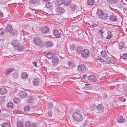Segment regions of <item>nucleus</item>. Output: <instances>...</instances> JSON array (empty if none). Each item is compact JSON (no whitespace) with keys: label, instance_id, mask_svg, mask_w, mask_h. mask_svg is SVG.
<instances>
[{"label":"nucleus","instance_id":"f257e3e1","mask_svg":"<svg viewBox=\"0 0 127 127\" xmlns=\"http://www.w3.org/2000/svg\"><path fill=\"white\" fill-rule=\"evenodd\" d=\"M72 117L74 121L78 122H80L83 119L82 115L80 113L77 112L74 113Z\"/></svg>","mask_w":127,"mask_h":127},{"label":"nucleus","instance_id":"f03ea898","mask_svg":"<svg viewBox=\"0 0 127 127\" xmlns=\"http://www.w3.org/2000/svg\"><path fill=\"white\" fill-rule=\"evenodd\" d=\"M34 43L36 46H39L40 47H43L45 45L44 43L39 37H35L33 39Z\"/></svg>","mask_w":127,"mask_h":127},{"label":"nucleus","instance_id":"7ed1b4c3","mask_svg":"<svg viewBox=\"0 0 127 127\" xmlns=\"http://www.w3.org/2000/svg\"><path fill=\"white\" fill-rule=\"evenodd\" d=\"M65 9L62 7H57L56 9V12L57 14L59 15H61L64 13Z\"/></svg>","mask_w":127,"mask_h":127},{"label":"nucleus","instance_id":"20e7f679","mask_svg":"<svg viewBox=\"0 0 127 127\" xmlns=\"http://www.w3.org/2000/svg\"><path fill=\"white\" fill-rule=\"evenodd\" d=\"M89 52L88 50L87 49L83 50L82 51L81 55L82 57L85 59L89 57Z\"/></svg>","mask_w":127,"mask_h":127},{"label":"nucleus","instance_id":"39448f33","mask_svg":"<svg viewBox=\"0 0 127 127\" xmlns=\"http://www.w3.org/2000/svg\"><path fill=\"white\" fill-rule=\"evenodd\" d=\"M78 68L79 71L81 73H85L86 70V67L84 64L79 65Z\"/></svg>","mask_w":127,"mask_h":127},{"label":"nucleus","instance_id":"423d86ee","mask_svg":"<svg viewBox=\"0 0 127 127\" xmlns=\"http://www.w3.org/2000/svg\"><path fill=\"white\" fill-rule=\"evenodd\" d=\"M42 33L46 34L49 32V28L47 27H44L41 28L40 29Z\"/></svg>","mask_w":127,"mask_h":127},{"label":"nucleus","instance_id":"0eeeda50","mask_svg":"<svg viewBox=\"0 0 127 127\" xmlns=\"http://www.w3.org/2000/svg\"><path fill=\"white\" fill-rule=\"evenodd\" d=\"M18 96L19 98H26L27 96V94L26 92L22 91L19 94Z\"/></svg>","mask_w":127,"mask_h":127},{"label":"nucleus","instance_id":"6e6552de","mask_svg":"<svg viewBox=\"0 0 127 127\" xmlns=\"http://www.w3.org/2000/svg\"><path fill=\"white\" fill-rule=\"evenodd\" d=\"M105 62L108 64H114V60L112 57H107L105 59Z\"/></svg>","mask_w":127,"mask_h":127},{"label":"nucleus","instance_id":"1a4fd4ad","mask_svg":"<svg viewBox=\"0 0 127 127\" xmlns=\"http://www.w3.org/2000/svg\"><path fill=\"white\" fill-rule=\"evenodd\" d=\"M32 83L33 86H38L40 84L39 79L38 78L36 77L33 79Z\"/></svg>","mask_w":127,"mask_h":127},{"label":"nucleus","instance_id":"9d476101","mask_svg":"<svg viewBox=\"0 0 127 127\" xmlns=\"http://www.w3.org/2000/svg\"><path fill=\"white\" fill-rule=\"evenodd\" d=\"M87 78L88 80L91 82H95L97 80V79L95 77L92 75L88 76Z\"/></svg>","mask_w":127,"mask_h":127},{"label":"nucleus","instance_id":"9b49d317","mask_svg":"<svg viewBox=\"0 0 127 127\" xmlns=\"http://www.w3.org/2000/svg\"><path fill=\"white\" fill-rule=\"evenodd\" d=\"M96 108L98 112L101 113L104 110V107L102 104H99L97 106Z\"/></svg>","mask_w":127,"mask_h":127},{"label":"nucleus","instance_id":"f8f14e48","mask_svg":"<svg viewBox=\"0 0 127 127\" xmlns=\"http://www.w3.org/2000/svg\"><path fill=\"white\" fill-rule=\"evenodd\" d=\"M53 33L56 38H59L61 35V33L58 32V31L56 30L53 31Z\"/></svg>","mask_w":127,"mask_h":127},{"label":"nucleus","instance_id":"ddd939ff","mask_svg":"<svg viewBox=\"0 0 127 127\" xmlns=\"http://www.w3.org/2000/svg\"><path fill=\"white\" fill-rule=\"evenodd\" d=\"M104 12L102 10L100 9H97L96 12V15L99 18L101 16Z\"/></svg>","mask_w":127,"mask_h":127},{"label":"nucleus","instance_id":"4468645a","mask_svg":"<svg viewBox=\"0 0 127 127\" xmlns=\"http://www.w3.org/2000/svg\"><path fill=\"white\" fill-rule=\"evenodd\" d=\"M59 61L58 58L55 57L52 59L53 65L54 66L56 65L58 63Z\"/></svg>","mask_w":127,"mask_h":127},{"label":"nucleus","instance_id":"2eb2a0df","mask_svg":"<svg viewBox=\"0 0 127 127\" xmlns=\"http://www.w3.org/2000/svg\"><path fill=\"white\" fill-rule=\"evenodd\" d=\"M53 45V44L51 41H48L45 43V46L47 47H52Z\"/></svg>","mask_w":127,"mask_h":127},{"label":"nucleus","instance_id":"dca6fc26","mask_svg":"<svg viewBox=\"0 0 127 127\" xmlns=\"http://www.w3.org/2000/svg\"><path fill=\"white\" fill-rule=\"evenodd\" d=\"M12 30V27L11 25L8 24L6 28V32H8L10 33Z\"/></svg>","mask_w":127,"mask_h":127},{"label":"nucleus","instance_id":"f3484780","mask_svg":"<svg viewBox=\"0 0 127 127\" xmlns=\"http://www.w3.org/2000/svg\"><path fill=\"white\" fill-rule=\"evenodd\" d=\"M71 2V0H63V4L65 6H67Z\"/></svg>","mask_w":127,"mask_h":127},{"label":"nucleus","instance_id":"a211bd4d","mask_svg":"<svg viewBox=\"0 0 127 127\" xmlns=\"http://www.w3.org/2000/svg\"><path fill=\"white\" fill-rule=\"evenodd\" d=\"M110 21L113 22H116L117 20V18L114 15H111L109 17Z\"/></svg>","mask_w":127,"mask_h":127},{"label":"nucleus","instance_id":"6ab92c4d","mask_svg":"<svg viewBox=\"0 0 127 127\" xmlns=\"http://www.w3.org/2000/svg\"><path fill=\"white\" fill-rule=\"evenodd\" d=\"M108 17V15L106 13H104L99 18L103 20H104L107 19Z\"/></svg>","mask_w":127,"mask_h":127},{"label":"nucleus","instance_id":"aec40b11","mask_svg":"<svg viewBox=\"0 0 127 127\" xmlns=\"http://www.w3.org/2000/svg\"><path fill=\"white\" fill-rule=\"evenodd\" d=\"M11 44L14 47H16L19 46V43L18 40H15L13 41Z\"/></svg>","mask_w":127,"mask_h":127},{"label":"nucleus","instance_id":"412c9836","mask_svg":"<svg viewBox=\"0 0 127 127\" xmlns=\"http://www.w3.org/2000/svg\"><path fill=\"white\" fill-rule=\"evenodd\" d=\"M125 121L123 119V117L121 116H119L117 118V122L118 123H122Z\"/></svg>","mask_w":127,"mask_h":127},{"label":"nucleus","instance_id":"4be33fe9","mask_svg":"<svg viewBox=\"0 0 127 127\" xmlns=\"http://www.w3.org/2000/svg\"><path fill=\"white\" fill-rule=\"evenodd\" d=\"M13 68H9L6 70L5 72L6 75H8L13 71Z\"/></svg>","mask_w":127,"mask_h":127},{"label":"nucleus","instance_id":"5701e85b","mask_svg":"<svg viewBox=\"0 0 127 127\" xmlns=\"http://www.w3.org/2000/svg\"><path fill=\"white\" fill-rule=\"evenodd\" d=\"M6 89L5 88H2L0 89V93L2 95H4L7 92Z\"/></svg>","mask_w":127,"mask_h":127},{"label":"nucleus","instance_id":"b1692460","mask_svg":"<svg viewBox=\"0 0 127 127\" xmlns=\"http://www.w3.org/2000/svg\"><path fill=\"white\" fill-rule=\"evenodd\" d=\"M68 63V66L70 67L73 68L75 67V64L72 61H69Z\"/></svg>","mask_w":127,"mask_h":127},{"label":"nucleus","instance_id":"393cba45","mask_svg":"<svg viewBox=\"0 0 127 127\" xmlns=\"http://www.w3.org/2000/svg\"><path fill=\"white\" fill-rule=\"evenodd\" d=\"M18 32V31L17 29H12L10 33L12 36H15L17 34Z\"/></svg>","mask_w":127,"mask_h":127},{"label":"nucleus","instance_id":"a878e982","mask_svg":"<svg viewBox=\"0 0 127 127\" xmlns=\"http://www.w3.org/2000/svg\"><path fill=\"white\" fill-rule=\"evenodd\" d=\"M22 78L23 79H26L28 78V74L26 72H23L22 73Z\"/></svg>","mask_w":127,"mask_h":127},{"label":"nucleus","instance_id":"bb28decb","mask_svg":"<svg viewBox=\"0 0 127 127\" xmlns=\"http://www.w3.org/2000/svg\"><path fill=\"white\" fill-rule=\"evenodd\" d=\"M83 48L81 46H79L77 47V53L78 54H80L82 53V51L83 50Z\"/></svg>","mask_w":127,"mask_h":127},{"label":"nucleus","instance_id":"cd10ccee","mask_svg":"<svg viewBox=\"0 0 127 127\" xmlns=\"http://www.w3.org/2000/svg\"><path fill=\"white\" fill-rule=\"evenodd\" d=\"M63 4V0H57L56 2V5L58 6H61Z\"/></svg>","mask_w":127,"mask_h":127},{"label":"nucleus","instance_id":"c85d7f7f","mask_svg":"<svg viewBox=\"0 0 127 127\" xmlns=\"http://www.w3.org/2000/svg\"><path fill=\"white\" fill-rule=\"evenodd\" d=\"M46 2V3L45 6V7L48 8H51L52 6V5L51 3L49 1Z\"/></svg>","mask_w":127,"mask_h":127},{"label":"nucleus","instance_id":"c756f323","mask_svg":"<svg viewBox=\"0 0 127 127\" xmlns=\"http://www.w3.org/2000/svg\"><path fill=\"white\" fill-rule=\"evenodd\" d=\"M94 2V0H87V4L89 5H93Z\"/></svg>","mask_w":127,"mask_h":127},{"label":"nucleus","instance_id":"7c9ffc66","mask_svg":"<svg viewBox=\"0 0 127 127\" xmlns=\"http://www.w3.org/2000/svg\"><path fill=\"white\" fill-rule=\"evenodd\" d=\"M33 97L32 96H29L28 99V103H31L33 102Z\"/></svg>","mask_w":127,"mask_h":127},{"label":"nucleus","instance_id":"2f4dec72","mask_svg":"<svg viewBox=\"0 0 127 127\" xmlns=\"http://www.w3.org/2000/svg\"><path fill=\"white\" fill-rule=\"evenodd\" d=\"M85 86L84 87V89L86 90L91 89L92 86L91 85L88 84H86Z\"/></svg>","mask_w":127,"mask_h":127},{"label":"nucleus","instance_id":"473e14b6","mask_svg":"<svg viewBox=\"0 0 127 127\" xmlns=\"http://www.w3.org/2000/svg\"><path fill=\"white\" fill-rule=\"evenodd\" d=\"M69 7L71 10L73 11L75 10L76 6L74 4H72L70 5Z\"/></svg>","mask_w":127,"mask_h":127},{"label":"nucleus","instance_id":"72a5a7b5","mask_svg":"<svg viewBox=\"0 0 127 127\" xmlns=\"http://www.w3.org/2000/svg\"><path fill=\"white\" fill-rule=\"evenodd\" d=\"M17 127H24L23 123L21 121H19L17 123Z\"/></svg>","mask_w":127,"mask_h":127},{"label":"nucleus","instance_id":"f704fd0d","mask_svg":"<svg viewBox=\"0 0 127 127\" xmlns=\"http://www.w3.org/2000/svg\"><path fill=\"white\" fill-rule=\"evenodd\" d=\"M124 6V3L123 2H120L117 5V6L119 8H123Z\"/></svg>","mask_w":127,"mask_h":127},{"label":"nucleus","instance_id":"c9c22d12","mask_svg":"<svg viewBox=\"0 0 127 127\" xmlns=\"http://www.w3.org/2000/svg\"><path fill=\"white\" fill-rule=\"evenodd\" d=\"M101 56L103 57H105L106 56L107 53L106 51H102L100 52Z\"/></svg>","mask_w":127,"mask_h":127},{"label":"nucleus","instance_id":"e433bc0d","mask_svg":"<svg viewBox=\"0 0 127 127\" xmlns=\"http://www.w3.org/2000/svg\"><path fill=\"white\" fill-rule=\"evenodd\" d=\"M2 127H10V125L8 123H3L1 126Z\"/></svg>","mask_w":127,"mask_h":127},{"label":"nucleus","instance_id":"4c0bfd02","mask_svg":"<svg viewBox=\"0 0 127 127\" xmlns=\"http://www.w3.org/2000/svg\"><path fill=\"white\" fill-rule=\"evenodd\" d=\"M112 36V34L110 31H109L108 32V36L106 38L108 39H109Z\"/></svg>","mask_w":127,"mask_h":127},{"label":"nucleus","instance_id":"58836bf2","mask_svg":"<svg viewBox=\"0 0 127 127\" xmlns=\"http://www.w3.org/2000/svg\"><path fill=\"white\" fill-rule=\"evenodd\" d=\"M12 76L14 79H16L18 77V73L16 72H14L12 74Z\"/></svg>","mask_w":127,"mask_h":127},{"label":"nucleus","instance_id":"ea45409f","mask_svg":"<svg viewBox=\"0 0 127 127\" xmlns=\"http://www.w3.org/2000/svg\"><path fill=\"white\" fill-rule=\"evenodd\" d=\"M24 46H20L18 47L17 50L19 51H22L24 49Z\"/></svg>","mask_w":127,"mask_h":127},{"label":"nucleus","instance_id":"a19ab883","mask_svg":"<svg viewBox=\"0 0 127 127\" xmlns=\"http://www.w3.org/2000/svg\"><path fill=\"white\" fill-rule=\"evenodd\" d=\"M5 30L3 28L0 29V36H2L5 33Z\"/></svg>","mask_w":127,"mask_h":127},{"label":"nucleus","instance_id":"79ce46f5","mask_svg":"<svg viewBox=\"0 0 127 127\" xmlns=\"http://www.w3.org/2000/svg\"><path fill=\"white\" fill-rule=\"evenodd\" d=\"M53 55V53H47V57L48 58L50 59L52 58Z\"/></svg>","mask_w":127,"mask_h":127},{"label":"nucleus","instance_id":"37998d69","mask_svg":"<svg viewBox=\"0 0 127 127\" xmlns=\"http://www.w3.org/2000/svg\"><path fill=\"white\" fill-rule=\"evenodd\" d=\"M30 109V106L29 105H26L25 106L24 108V110L25 111H29Z\"/></svg>","mask_w":127,"mask_h":127},{"label":"nucleus","instance_id":"c03bdc74","mask_svg":"<svg viewBox=\"0 0 127 127\" xmlns=\"http://www.w3.org/2000/svg\"><path fill=\"white\" fill-rule=\"evenodd\" d=\"M53 106V104L52 103L49 102L48 103V107L49 109H51Z\"/></svg>","mask_w":127,"mask_h":127},{"label":"nucleus","instance_id":"a18cd8bd","mask_svg":"<svg viewBox=\"0 0 127 127\" xmlns=\"http://www.w3.org/2000/svg\"><path fill=\"white\" fill-rule=\"evenodd\" d=\"M31 125L29 122H26L25 124V127H31Z\"/></svg>","mask_w":127,"mask_h":127},{"label":"nucleus","instance_id":"49530a36","mask_svg":"<svg viewBox=\"0 0 127 127\" xmlns=\"http://www.w3.org/2000/svg\"><path fill=\"white\" fill-rule=\"evenodd\" d=\"M6 106L8 108H12L13 106V104L12 102H9L7 104Z\"/></svg>","mask_w":127,"mask_h":127},{"label":"nucleus","instance_id":"de8ad7c7","mask_svg":"<svg viewBox=\"0 0 127 127\" xmlns=\"http://www.w3.org/2000/svg\"><path fill=\"white\" fill-rule=\"evenodd\" d=\"M118 46L119 49H121L124 47V44L123 42H120Z\"/></svg>","mask_w":127,"mask_h":127},{"label":"nucleus","instance_id":"09e8293b","mask_svg":"<svg viewBox=\"0 0 127 127\" xmlns=\"http://www.w3.org/2000/svg\"><path fill=\"white\" fill-rule=\"evenodd\" d=\"M13 100L14 102L18 104L20 102V101L19 99L17 98H13Z\"/></svg>","mask_w":127,"mask_h":127},{"label":"nucleus","instance_id":"8fccbe9b","mask_svg":"<svg viewBox=\"0 0 127 127\" xmlns=\"http://www.w3.org/2000/svg\"><path fill=\"white\" fill-rule=\"evenodd\" d=\"M118 99L119 100V101H121L123 102H125L126 100V99L125 98L121 97H119Z\"/></svg>","mask_w":127,"mask_h":127},{"label":"nucleus","instance_id":"3c124183","mask_svg":"<svg viewBox=\"0 0 127 127\" xmlns=\"http://www.w3.org/2000/svg\"><path fill=\"white\" fill-rule=\"evenodd\" d=\"M37 0H29V2L30 3L34 4L36 3Z\"/></svg>","mask_w":127,"mask_h":127},{"label":"nucleus","instance_id":"603ef678","mask_svg":"<svg viewBox=\"0 0 127 127\" xmlns=\"http://www.w3.org/2000/svg\"><path fill=\"white\" fill-rule=\"evenodd\" d=\"M122 57L123 59H127V54L126 53L124 54Z\"/></svg>","mask_w":127,"mask_h":127},{"label":"nucleus","instance_id":"864d4df0","mask_svg":"<svg viewBox=\"0 0 127 127\" xmlns=\"http://www.w3.org/2000/svg\"><path fill=\"white\" fill-rule=\"evenodd\" d=\"M98 26V25L97 24H93L90 26V27L91 28H93L94 27Z\"/></svg>","mask_w":127,"mask_h":127},{"label":"nucleus","instance_id":"5fc2aeb1","mask_svg":"<svg viewBox=\"0 0 127 127\" xmlns=\"http://www.w3.org/2000/svg\"><path fill=\"white\" fill-rule=\"evenodd\" d=\"M75 46L74 45H71L70 46V48L71 50L73 51L74 50Z\"/></svg>","mask_w":127,"mask_h":127},{"label":"nucleus","instance_id":"6e6d98bb","mask_svg":"<svg viewBox=\"0 0 127 127\" xmlns=\"http://www.w3.org/2000/svg\"><path fill=\"white\" fill-rule=\"evenodd\" d=\"M48 117H51L52 116V111H48Z\"/></svg>","mask_w":127,"mask_h":127},{"label":"nucleus","instance_id":"4d7b16f0","mask_svg":"<svg viewBox=\"0 0 127 127\" xmlns=\"http://www.w3.org/2000/svg\"><path fill=\"white\" fill-rule=\"evenodd\" d=\"M87 124V120H85L83 124V126L84 127L86 126Z\"/></svg>","mask_w":127,"mask_h":127},{"label":"nucleus","instance_id":"13d9d810","mask_svg":"<svg viewBox=\"0 0 127 127\" xmlns=\"http://www.w3.org/2000/svg\"><path fill=\"white\" fill-rule=\"evenodd\" d=\"M112 4L113 3H117L118 1V0H111Z\"/></svg>","mask_w":127,"mask_h":127},{"label":"nucleus","instance_id":"bf43d9fd","mask_svg":"<svg viewBox=\"0 0 127 127\" xmlns=\"http://www.w3.org/2000/svg\"><path fill=\"white\" fill-rule=\"evenodd\" d=\"M36 126L37 125L36 123H33L32 124L31 127H36Z\"/></svg>","mask_w":127,"mask_h":127},{"label":"nucleus","instance_id":"052dcab7","mask_svg":"<svg viewBox=\"0 0 127 127\" xmlns=\"http://www.w3.org/2000/svg\"><path fill=\"white\" fill-rule=\"evenodd\" d=\"M33 65L37 67V62H33L32 63Z\"/></svg>","mask_w":127,"mask_h":127},{"label":"nucleus","instance_id":"680f3d73","mask_svg":"<svg viewBox=\"0 0 127 127\" xmlns=\"http://www.w3.org/2000/svg\"><path fill=\"white\" fill-rule=\"evenodd\" d=\"M98 59L102 62H105L104 60L102 59H101V58L98 57Z\"/></svg>","mask_w":127,"mask_h":127},{"label":"nucleus","instance_id":"e2e57ef3","mask_svg":"<svg viewBox=\"0 0 127 127\" xmlns=\"http://www.w3.org/2000/svg\"><path fill=\"white\" fill-rule=\"evenodd\" d=\"M107 3L109 4H112V2L111 0H106Z\"/></svg>","mask_w":127,"mask_h":127},{"label":"nucleus","instance_id":"0e129e2a","mask_svg":"<svg viewBox=\"0 0 127 127\" xmlns=\"http://www.w3.org/2000/svg\"><path fill=\"white\" fill-rule=\"evenodd\" d=\"M104 32L103 31L102 29L100 30V31H99V32L101 34H103V33H104Z\"/></svg>","mask_w":127,"mask_h":127},{"label":"nucleus","instance_id":"69168bd1","mask_svg":"<svg viewBox=\"0 0 127 127\" xmlns=\"http://www.w3.org/2000/svg\"><path fill=\"white\" fill-rule=\"evenodd\" d=\"M108 97V96L106 94H105L104 95V96H103V98H104L106 99V98Z\"/></svg>","mask_w":127,"mask_h":127},{"label":"nucleus","instance_id":"338daca9","mask_svg":"<svg viewBox=\"0 0 127 127\" xmlns=\"http://www.w3.org/2000/svg\"><path fill=\"white\" fill-rule=\"evenodd\" d=\"M95 54L94 53H93L92 54L91 56L93 58L95 57Z\"/></svg>","mask_w":127,"mask_h":127},{"label":"nucleus","instance_id":"774afa93","mask_svg":"<svg viewBox=\"0 0 127 127\" xmlns=\"http://www.w3.org/2000/svg\"><path fill=\"white\" fill-rule=\"evenodd\" d=\"M87 76V75L86 74H84L82 76V78L83 79H85L86 78V77Z\"/></svg>","mask_w":127,"mask_h":127}]
</instances>
